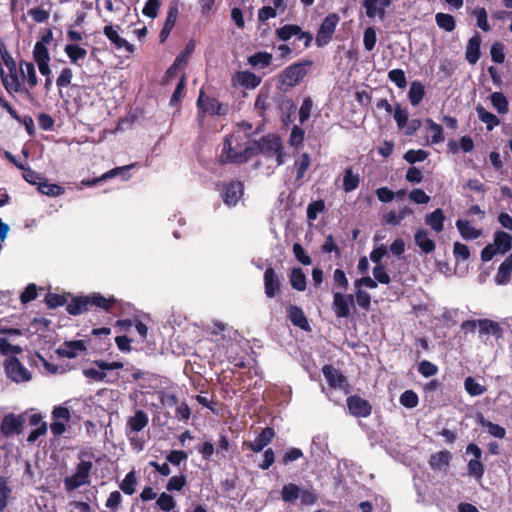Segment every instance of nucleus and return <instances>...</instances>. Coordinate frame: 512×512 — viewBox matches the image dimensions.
Returning <instances> with one entry per match:
<instances>
[{"label":"nucleus","instance_id":"obj_63","mask_svg":"<svg viewBox=\"0 0 512 512\" xmlns=\"http://www.w3.org/2000/svg\"><path fill=\"white\" fill-rule=\"evenodd\" d=\"M325 210V202L322 199L311 202L307 207V218L316 220L318 214Z\"/></svg>","mask_w":512,"mask_h":512},{"label":"nucleus","instance_id":"obj_10","mask_svg":"<svg viewBox=\"0 0 512 512\" xmlns=\"http://www.w3.org/2000/svg\"><path fill=\"white\" fill-rule=\"evenodd\" d=\"M264 293L267 298H275L281 291L282 279L273 267H267L263 275Z\"/></svg>","mask_w":512,"mask_h":512},{"label":"nucleus","instance_id":"obj_47","mask_svg":"<svg viewBox=\"0 0 512 512\" xmlns=\"http://www.w3.org/2000/svg\"><path fill=\"white\" fill-rule=\"evenodd\" d=\"M464 388L470 396H479L486 392L487 388L476 381L472 376H468L464 380Z\"/></svg>","mask_w":512,"mask_h":512},{"label":"nucleus","instance_id":"obj_50","mask_svg":"<svg viewBox=\"0 0 512 512\" xmlns=\"http://www.w3.org/2000/svg\"><path fill=\"white\" fill-rule=\"evenodd\" d=\"M137 477L134 470L128 472L120 484V489L127 495H132L136 491Z\"/></svg>","mask_w":512,"mask_h":512},{"label":"nucleus","instance_id":"obj_54","mask_svg":"<svg viewBox=\"0 0 512 512\" xmlns=\"http://www.w3.org/2000/svg\"><path fill=\"white\" fill-rule=\"evenodd\" d=\"M33 59L38 63L50 62V53L44 43L36 42L33 49Z\"/></svg>","mask_w":512,"mask_h":512},{"label":"nucleus","instance_id":"obj_64","mask_svg":"<svg viewBox=\"0 0 512 512\" xmlns=\"http://www.w3.org/2000/svg\"><path fill=\"white\" fill-rule=\"evenodd\" d=\"M304 136V130L299 126L295 125L290 133L289 145L296 148L300 147L304 142Z\"/></svg>","mask_w":512,"mask_h":512},{"label":"nucleus","instance_id":"obj_52","mask_svg":"<svg viewBox=\"0 0 512 512\" xmlns=\"http://www.w3.org/2000/svg\"><path fill=\"white\" fill-rule=\"evenodd\" d=\"M132 166L133 165H126V166H122V167H115V168L109 170L108 172L104 173L100 178H95V179H92V180L83 181L82 183L84 185H86V186H93V185L97 184L98 182H100L101 180H107V179H110V178H113V177L119 175L123 171H126V170L130 169Z\"/></svg>","mask_w":512,"mask_h":512},{"label":"nucleus","instance_id":"obj_30","mask_svg":"<svg viewBox=\"0 0 512 512\" xmlns=\"http://www.w3.org/2000/svg\"><path fill=\"white\" fill-rule=\"evenodd\" d=\"M481 37L478 33L472 36L467 43L466 59L470 64H475L480 59Z\"/></svg>","mask_w":512,"mask_h":512},{"label":"nucleus","instance_id":"obj_44","mask_svg":"<svg viewBox=\"0 0 512 512\" xmlns=\"http://www.w3.org/2000/svg\"><path fill=\"white\" fill-rule=\"evenodd\" d=\"M435 21L439 28L446 32H452L456 27L455 18L448 13L439 12L435 15Z\"/></svg>","mask_w":512,"mask_h":512},{"label":"nucleus","instance_id":"obj_48","mask_svg":"<svg viewBox=\"0 0 512 512\" xmlns=\"http://www.w3.org/2000/svg\"><path fill=\"white\" fill-rule=\"evenodd\" d=\"M300 33V26L295 24H286L278 29H276V36L281 41H288L293 36H296Z\"/></svg>","mask_w":512,"mask_h":512},{"label":"nucleus","instance_id":"obj_61","mask_svg":"<svg viewBox=\"0 0 512 512\" xmlns=\"http://www.w3.org/2000/svg\"><path fill=\"white\" fill-rule=\"evenodd\" d=\"M300 503L303 506H312L317 503L318 495L314 489H302L299 495Z\"/></svg>","mask_w":512,"mask_h":512},{"label":"nucleus","instance_id":"obj_19","mask_svg":"<svg viewBox=\"0 0 512 512\" xmlns=\"http://www.w3.org/2000/svg\"><path fill=\"white\" fill-rule=\"evenodd\" d=\"M262 154L259 140H253L247 143V145L239 150V154H233L230 157V161L234 164L246 163L251 157Z\"/></svg>","mask_w":512,"mask_h":512},{"label":"nucleus","instance_id":"obj_43","mask_svg":"<svg viewBox=\"0 0 512 512\" xmlns=\"http://www.w3.org/2000/svg\"><path fill=\"white\" fill-rule=\"evenodd\" d=\"M360 183V177L358 174H354L352 168H347L344 172L343 177V189L346 193L352 192L358 188Z\"/></svg>","mask_w":512,"mask_h":512},{"label":"nucleus","instance_id":"obj_14","mask_svg":"<svg viewBox=\"0 0 512 512\" xmlns=\"http://www.w3.org/2000/svg\"><path fill=\"white\" fill-rule=\"evenodd\" d=\"M149 423V418L146 412L143 410H137L135 414L128 418L126 424V434L130 436V433H138L143 430ZM131 444L134 445L135 438L129 437Z\"/></svg>","mask_w":512,"mask_h":512},{"label":"nucleus","instance_id":"obj_60","mask_svg":"<svg viewBox=\"0 0 512 512\" xmlns=\"http://www.w3.org/2000/svg\"><path fill=\"white\" fill-rule=\"evenodd\" d=\"M388 79L393 82L398 88H405L407 80L405 72L402 69H392L388 72Z\"/></svg>","mask_w":512,"mask_h":512},{"label":"nucleus","instance_id":"obj_12","mask_svg":"<svg viewBox=\"0 0 512 512\" xmlns=\"http://www.w3.org/2000/svg\"><path fill=\"white\" fill-rule=\"evenodd\" d=\"M322 373L331 388H339L347 391L349 387L346 376L331 364L322 367Z\"/></svg>","mask_w":512,"mask_h":512},{"label":"nucleus","instance_id":"obj_31","mask_svg":"<svg viewBox=\"0 0 512 512\" xmlns=\"http://www.w3.org/2000/svg\"><path fill=\"white\" fill-rule=\"evenodd\" d=\"M91 307L102 309L106 312H110L114 305L117 303V299L113 296L106 298L101 293L94 292L89 294Z\"/></svg>","mask_w":512,"mask_h":512},{"label":"nucleus","instance_id":"obj_62","mask_svg":"<svg viewBox=\"0 0 512 512\" xmlns=\"http://www.w3.org/2000/svg\"><path fill=\"white\" fill-rule=\"evenodd\" d=\"M408 110L401 107L399 103L395 104L393 117L397 123V126L402 129L407 125L408 122Z\"/></svg>","mask_w":512,"mask_h":512},{"label":"nucleus","instance_id":"obj_51","mask_svg":"<svg viewBox=\"0 0 512 512\" xmlns=\"http://www.w3.org/2000/svg\"><path fill=\"white\" fill-rule=\"evenodd\" d=\"M427 128L432 132L431 143L438 144L444 141L443 128L431 118L425 120Z\"/></svg>","mask_w":512,"mask_h":512},{"label":"nucleus","instance_id":"obj_37","mask_svg":"<svg viewBox=\"0 0 512 512\" xmlns=\"http://www.w3.org/2000/svg\"><path fill=\"white\" fill-rule=\"evenodd\" d=\"M425 96V86L418 80L412 81L408 92V98L412 106H417Z\"/></svg>","mask_w":512,"mask_h":512},{"label":"nucleus","instance_id":"obj_9","mask_svg":"<svg viewBox=\"0 0 512 512\" xmlns=\"http://www.w3.org/2000/svg\"><path fill=\"white\" fill-rule=\"evenodd\" d=\"M5 372L7 377L16 383L27 382L31 379V373L16 357L5 362Z\"/></svg>","mask_w":512,"mask_h":512},{"label":"nucleus","instance_id":"obj_5","mask_svg":"<svg viewBox=\"0 0 512 512\" xmlns=\"http://www.w3.org/2000/svg\"><path fill=\"white\" fill-rule=\"evenodd\" d=\"M340 17L336 13H329L321 22L316 34L315 43L317 47H324L330 43L335 33Z\"/></svg>","mask_w":512,"mask_h":512},{"label":"nucleus","instance_id":"obj_39","mask_svg":"<svg viewBox=\"0 0 512 512\" xmlns=\"http://www.w3.org/2000/svg\"><path fill=\"white\" fill-rule=\"evenodd\" d=\"M280 493L285 503H295L301 493V487L295 483H288L282 487Z\"/></svg>","mask_w":512,"mask_h":512},{"label":"nucleus","instance_id":"obj_33","mask_svg":"<svg viewBox=\"0 0 512 512\" xmlns=\"http://www.w3.org/2000/svg\"><path fill=\"white\" fill-rule=\"evenodd\" d=\"M456 227L465 240H474L481 236L482 231L473 227L468 220L458 219L456 221Z\"/></svg>","mask_w":512,"mask_h":512},{"label":"nucleus","instance_id":"obj_4","mask_svg":"<svg viewBox=\"0 0 512 512\" xmlns=\"http://www.w3.org/2000/svg\"><path fill=\"white\" fill-rule=\"evenodd\" d=\"M261 152L267 157L275 156L277 166H281L285 162V153L282 139L277 134H267L260 139Z\"/></svg>","mask_w":512,"mask_h":512},{"label":"nucleus","instance_id":"obj_40","mask_svg":"<svg viewBox=\"0 0 512 512\" xmlns=\"http://www.w3.org/2000/svg\"><path fill=\"white\" fill-rule=\"evenodd\" d=\"M290 284L297 291H304L307 285L306 275L299 267H295L290 273Z\"/></svg>","mask_w":512,"mask_h":512},{"label":"nucleus","instance_id":"obj_41","mask_svg":"<svg viewBox=\"0 0 512 512\" xmlns=\"http://www.w3.org/2000/svg\"><path fill=\"white\" fill-rule=\"evenodd\" d=\"M451 453L448 450L439 451L433 454L430 458V466L433 469H442L449 465Z\"/></svg>","mask_w":512,"mask_h":512},{"label":"nucleus","instance_id":"obj_32","mask_svg":"<svg viewBox=\"0 0 512 512\" xmlns=\"http://www.w3.org/2000/svg\"><path fill=\"white\" fill-rule=\"evenodd\" d=\"M512 272V254L508 255L506 259L498 267V271L494 277L497 285L507 284L510 280Z\"/></svg>","mask_w":512,"mask_h":512},{"label":"nucleus","instance_id":"obj_58","mask_svg":"<svg viewBox=\"0 0 512 512\" xmlns=\"http://www.w3.org/2000/svg\"><path fill=\"white\" fill-rule=\"evenodd\" d=\"M157 506L164 512H170L176 507V502L172 495L165 492L161 493L156 501Z\"/></svg>","mask_w":512,"mask_h":512},{"label":"nucleus","instance_id":"obj_22","mask_svg":"<svg viewBox=\"0 0 512 512\" xmlns=\"http://www.w3.org/2000/svg\"><path fill=\"white\" fill-rule=\"evenodd\" d=\"M287 316L294 326L299 327L306 332L311 331V326L301 307L297 305H290L287 308Z\"/></svg>","mask_w":512,"mask_h":512},{"label":"nucleus","instance_id":"obj_1","mask_svg":"<svg viewBox=\"0 0 512 512\" xmlns=\"http://www.w3.org/2000/svg\"><path fill=\"white\" fill-rule=\"evenodd\" d=\"M93 453L80 451L78 454L79 463L76 465L75 473L64 478V486L67 491H73L81 486L90 484V474L93 469Z\"/></svg>","mask_w":512,"mask_h":512},{"label":"nucleus","instance_id":"obj_27","mask_svg":"<svg viewBox=\"0 0 512 512\" xmlns=\"http://www.w3.org/2000/svg\"><path fill=\"white\" fill-rule=\"evenodd\" d=\"M235 81L246 89H255L262 81V78L251 71H238L234 76Z\"/></svg>","mask_w":512,"mask_h":512},{"label":"nucleus","instance_id":"obj_3","mask_svg":"<svg viewBox=\"0 0 512 512\" xmlns=\"http://www.w3.org/2000/svg\"><path fill=\"white\" fill-rule=\"evenodd\" d=\"M313 65L312 60H301L287 66L278 76L281 85L292 88L298 85L307 75L308 67Z\"/></svg>","mask_w":512,"mask_h":512},{"label":"nucleus","instance_id":"obj_57","mask_svg":"<svg viewBox=\"0 0 512 512\" xmlns=\"http://www.w3.org/2000/svg\"><path fill=\"white\" fill-rule=\"evenodd\" d=\"M399 401L402 406L412 409L419 404V397L413 390H406L400 395Z\"/></svg>","mask_w":512,"mask_h":512},{"label":"nucleus","instance_id":"obj_34","mask_svg":"<svg viewBox=\"0 0 512 512\" xmlns=\"http://www.w3.org/2000/svg\"><path fill=\"white\" fill-rule=\"evenodd\" d=\"M273 55L266 51L256 52L247 59L248 64L253 68L265 69L272 63Z\"/></svg>","mask_w":512,"mask_h":512},{"label":"nucleus","instance_id":"obj_2","mask_svg":"<svg viewBox=\"0 0 512 512\" xmlns=\"http://www.w3.org/2000/svg\"><path fill=\"white\" fill-rule=\"evenodd\" d=\"M196 106L198 109L197 121L200 125H203L207 115L226 116L229 112L228 104L221 103L218 101V99L207 96L203 89H201L199 92Z\"/></svg>","mask_w":512,"mask_h":512},{"label":"nucleus","instance_id":"obj_53","mask_svg":"<svg viewBox=\"0 0 512 512\" xmlns=\"http://www.w3.org/2000/svg\"><path fill=\"white\" fill-rule=\"evenodd\" d=\"M311 164L310 155L308 153H302L300 159L295 162L296 166V180L300 181L305 176V173L309 169Z\"/></svg>","mask_w":512,"mask_h":512},{"label":"nucleus","instance_id":"obj_6","mask_svg":"<svg viewBox=\"0 0 512 512\" xmlns=\"http://www.w3.org/2000/svg\"><path fill=\"white\" fill-rule=\"evenodd\" d=\"M466 454H471L473 456L467 463V471L471 477H474L476 480L482 479L485 467L481 461L482 458V450L475 443H469L466 446Z\"/></svg>","mask_w":512,"mask_h":512},{"label":"nucleus","instance_id":"obj_45","mask_svg":"<svg viewBox=\"0 0 512 512\" xmlns=\"http://www.w3.org/2000/svg\"><path fill=\"white\" fill-rule=\"evenodd\" d=\"M12 488L8 484V479L0 475V512H3L11 498Z\"/></svg>","mask_w":512,"mask_h":512},{"label":"nucleus","instance_id":"obj_36","mask_svg":"<svg viewBox=\"0 0 512 512\" xmlns=\"http://www.w3.org/2000/svg\"><path fill=\"white\" fill-rule=\"evenodd\" d=\"M233 136L228 135L224 138L223 148L221 152V163L222 164H228L233 163V161H230V157L233 156V154H239V150L243 149L240 145H237L234 147L232 145Z\"/></svg>","mask_w":512,"mask_h":512},{"label":"nucleus","instance_id":"obj_8","mask_svg":"<svg viewBox=\"0 0 512 512\" xmlns=\"http://www.w3.org/2000/svg\"><path fill=\"white\" fill-rule=\"evenodd\" d=\"M352 307H354V296L352 294L333 293L332 310L337 318H348Z\"/></svg>","mask_w":512,"mask_h":512},{"label":"nucleus","instance_id":"obj_25","mask_svg":"<svg viewBox=\"0 0 512 512\" xmlns=\"http://www.w3.org/2000/svg\"><path fill=\"white\" fill-rule=\"evenodd\" d=\"M91 308L89 295L72 297L67 304L66 311L72 316L83 314Z\"/></svg>","mask_w":512,"mask_h":512},{"label":"nucleus","instance_id":"obj_20","mask_svg":"<svg viewBox=\"0 0 512 512\" xmlns=\"http://www.w3.org/2000/svg\"><path fill=\"white\" fill-rule=\"evenodd\" d=\"M20 69L23 78L26 80L27 87H23L24 93L31 99V90L37 85L38 78L36 75L35 66L32 62L20 61Z\"/></svg>","mask_w":512,"mask_h":512},{"label":"nucleus","instance_id":"obj_13","mask_svg":"<svg viewBox=\"0 0 512 512\" xmlns=\"http://www.w3.org/2000/svg\"><path fill=\"white\" fill-rule=\"evenodd\" d=\"M24 420L21 415L9 413L4 416L0 424V431L5 437L20 434L23 430Z\"/></svg>","mask_w":512,"mask_h":512},{"label":"nucleus","instance_id":"obj_7","mask_svg":"<svg viewBox=\"0 0 512 512\" xmlns=\"http://www.w3.org/2000/svg\"><path fill=\"white\" fill-rule=\"evenodd\" d=\"M274 110L281 117L282 121L287 123L291 121V115L295 113L296 105L288 96L277 93L272 96Z\"/></svg>","mask_w":512,"mask_h":512},{"label":"nucleus","instance_id":"obj_26","mask_svg":"<svg viewBox=\"0 0 512 512\" xmlns=\"http://www.w3.org/2000/svg\"><path fill=\"white\" fill-rule=\"evenodd\" d=\"M414 242L424 254H430L436 248L434 240L429 238V233L424 228L416 230L414 234Z\"/></svg>","mask_w":512,"mask_h":512},{"label":"nucleus","instance_id":"obj_49","mask_svg":"<svg viewBox=\"0 0 512 512\" xmlns=\"http://www.w3.org/2000/svg\"><path fill=\"white\" fill-rule=\"evenodd\" d=\"M378 0H364L363 6L366 10V15L368 18H374L376 15L379 16L380 19L385 17V7H377Z\"/></svg>","mask_w":512,"mask_h":512},{"label":"nucleus","instance_id":"obj_11","mask_svg":"<svg viewBox=\"0 0 512 512\" xmlns=\"http://www.w3.org/2000/svg\"><path fill=\"white\" fill-rule=\"evenodd\" d=\"M349 413L357 418H366L372 413V405L359 395H351L346 399Z\"/></svg>","mask_w":512,"mask_h":512},{"label":"nucleus","instance_id":"obj_55","mask_svg":"<svg viewBox=\"0 0 512 512\" xmlns=\"http://www.w3.org/2000/svg\"><path fill=\"white\" fill-rule=\"evenodd\" d=\"M38 191L47 196H59L64 193V189L57 185L48 183L47 181H41L38 183Z\"/></svg>","mask_w":512,"mask_h":512},{"label":"nucleus","instance_id":"obj_16","mask_svg":"<svg viewBox=\"0 0 512 512\" xmlns=\"http://www.w3.org/2000/svg\"><path fill=\"white\" fill-rule=\"evenodd\" d=\"M275 437V430L272 427H266L258 434L254 441L244 442V445L254 453L261 452L269 445Z\"/></svg>","mask_w":512,"mask_h":512},{"label":"nucleus","instance_id":"obj_24","mask_svg":"<svg viewBox=\"0 0 512 512\" xmlns=\"http://www.w3.org/2000/svg\"><path fill=\"white\" fill-rule=\"evenodd\" d=\"M478 328L480 335H491L497 340L503 338L504 330L494 320L488 318L478 319Z\"/></svg>","mask_w":512,"mask_h":512},{"label":"nucleus","instance_id":"obj_35","mask_svg":"<svg viewBox=\"0 0 512 512\" xmlns=\"http://www.w3.org/2000/svg\"><path fill=\"white\" fill-rule=\"evenodd\" d=\"M475 110L479 120L486 124L487 131H492L494 127L500 124V119L493 113L487 111L481 104H478Z\"/></svg>","mask_w":512,"mask_h":512},{"label":"nucleus","instance_id":"obj_18","mask_svg":"<svg viewBox=\"0 0 512 512\" xmlns=\"http://www.w3.org/2000/svg\"><path fill=\"white\" fill-rule=\"evenodd\" d=\"M254 109L257 112L258 116L263 119H266L269 112L274 110V105L272 102V96H270V92L268 89L262 88L254 103Z\"/></svg>","mask_w":512,"mask_h":512},{"label":"nucleus","instance_id":"obj_42","mask_svg":"<svg viewBox=\"0 0 512 512\" xmlns=\"http://www.w3.org/2000/svg\"><path fill=\"white\" fill-rule=\"evenodd\" d=\"M70 296V293L55 294L49 292L46 294L44 302L49 309H55L57 307L64 306L68 302V297Z\"/></svg>","mask_w":512,"mask_h":512},{"label":"nucleus","instance_id":"obj_21","mask_svg":"<svg viewBox=\"0 0 512 512\" xmlns=\"http://www.w3.org/2000/svg\"><path fill=\"white\" fill-rule=\"evenodd\" d=\"M178 14H179L178 4L171 3L168 8V13H167L165 23L159 33L160 43H164L168 39L172 29L175 26L176 21H177Z\"/></svg>","mask_w":512,"mask_h":512},{"label":"nucleus","instance_id":"obj_46","mask_svg":"<svg viewBox=\"0 0 512 512\" xmlns=\"http://www.w3.org/2000/svg\"><path fill=\"white\" fill-rule=\"evenodd\" d=\"M493 107L499 114H506L509 110V102L502 92H493L490 96Z\"/></svg>","mask_w":512,"mask_h":512},{"label":"nucleus","instance_id":"obj_28","mask_svg":"<svg viewBox=\"0 0 512 512\" xmlns=\"http://www.w3.org/2000/svg\"><path fill=\"white\" fill-rule=\"evenodd\" d=\"M446 216L441 208H437L425 216V224L435 233H441L444 230Z\"/></svg>","mask_w":512,"mask_h":512},{"label":"nucleus","instance_id":"obj_17","mask_svg":"<svg viewBox=\"0 0 512 512\" xmlns=\"http://www.w3.org/2000/svg\"><path fill=\"white\" fill-rule=\"evenodd\" d=\"M244 192V185L241 181H231L223 189V201L228 206H235Z\"/></svg>","mask_w":512,"mask_h":512},{"label":"nucleus","instance_id":"obj_56","mask_svg":"<svg viewBox=\"0 0 512 512\" xmlns=\"http://www.w3.org/2000/svg\"><path fill=\"white\" fill-rule=\"evenodd\" d=\"M0 54L5 66L8 69V74H17V64L14 58L8 52L6 45L3 42L0 43Z\"/></svg>","mask_w":512,"mask_h":512},{"label":"nucleus","instance_id":"obj_38","mask_svg":"<svg viewBox=\"0 0 512 512\" xmlns=\"http://www.w3.org/2000/svg\"><path fill=\"white\" fill-rule=\"evenodd\" d=\"M64 51L70 59L71 63L78 66H81L79 61H83L87 55V50L76 44H67L64 48Z\"/></svg>","mask_w":512,"mask_h":512},{"label":"nucleus","instance_id":"obj_29","mask_svg":"<svg viewBox=\"0 0 512 512\" xmlns=\"http://www.w3.org/2000/svg\"><path fill=\"white\" fill-rule=\"evenodd\" d=\"M498 253L504 255L512 249V236L502 230H498L494 233L493 244Z\"/></svg>","mask_w":512,"mask_h":512},{"label":"nucleus","instance_id":"obj_59","mask_svg":"<svg viewBox=\"0 0 512 512\" xmlns=\"http://www.w3.org/2000/svg\"><path fill=\"white\" fill-rule=\"evenodd\" d=\"M428 155L429 153L423 149H410L404 154L403 158L408 163L414 164L416 162L424 161L428 157Z\"/></svg>","mask_w":512,"mask_h":512},{"label":"nucleus","instance_id":"obj_23","mask_svg":"<svg viewBox=\"0 0 512 512\" xmlns=\"http://www.w3.org/2000/svg\"><path fill=\"white\" fill-rule=\"evenodd\" d=\"M86 351L84 340L65 341L61 347L57 349L60 357L75 358L80 352Z\"/></svg>","mask_w":512,"mask_h":512},{"label":"nucleus","instance_id":"obj_15","mask_svg":"<svg viewBox=\"0 0 512 512\" xmlns=\"http://www.w3.org/2000/svg\"><path fill=\"white\" fill-rule=\"evenodd\" d=\"M103 33L116 50L124 49L129 54L134 53V46L131 43H129L126 39L121 37L113 25L109 24L104 26Z\"/></svg>","mask_w":512,"mask_h":512}]
</instances>
